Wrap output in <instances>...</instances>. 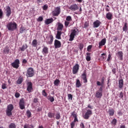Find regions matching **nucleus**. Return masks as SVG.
<instances>
[{
	"mask_svg": "<svg viewBox=\"0 0 128 128\" xmlns=\"http://www.w3.org/2000/svg\"><path fill=\"white\" fill-rule=\"evenodd\" d=\"M18 24L16 22H10L6 24V28L8 30H12V32L16 30Z\"/></svg>",
	"mask_w": 128,
	"mask_h": 128,
	"instance_id": "1",
	"label": "nucleus"
},
{
	"mask_svg": "<svg viewBox=\"0 0 128 128\" xmlns=\"http://www.w3.org/2000/svg\"><path fill=\"white\" fill-rule=\"evenodd\" d=\"M78 28L72 30H71V34L70 35L69 41L72 42V40H74V37L76 36H77V34H78Z\"/></svg>",
	"mask_w": 128,
	"mask_h": 128,
	"instance_id": "2",
	"label": "nucleus"
},
{
	"mask_svg": "<svg viewBox=\"0 0 128 128\" xmlns=\"http://www.w3.org/2000/svg\"><path fill=\"white\" fill-rule=\"evenodd\" d=\"M14 110V105L12 104H10L7 106V108L6 110V114L8 116H12V110Z\"/></svg>",
	"mask_w": 128,
	"mask_h": 128,
	"instance_id": "3",
	"label": "nucleus"
},
{
	"mask_svg": "<svg viewBox=\"0 0 128 128\" xmlns=\"http://www.w3.org/2000/svg\"><path fill=\"white\" fill-rule=\"evenodd\" d=\"M60 6H57L54 8V10L52 12L53 16H58L60 14Z\"/></svg>",
	"mask_w": 128,
	"mask_h": 128,
	"instance_id": "4",
	"label": "nucleus"
},
{
	"mask_svg": "<svg viewBox=\"0 0 128 128\" xmlns=\"http://www.w3.org/2000/svg\"><path fill=\"white\" fill-rule=\"evenodd\" d=\"M26 76L28 78H32V76H34V68H28Z\"/></svg>",
	"mask_w": 128,
	"mask_h": 128,
	"instance_id": "5",
	"label": "nucleus"
},
{
	"mask_svg": "<svg viewBox=\"0 0 128 128\" xmlns=\"http://www.w3.org/2000/svg\"><path fill=\"white\" fill-rule=\"evenodd\" d=\"M20 60L16 59L11 64L12 66L14 68L18 69V68H20Z\"/></svg>",
	"mask_w": 128,
	"mask_h": 128,
	"instance_id": "6",
	"label": "nucleus"
},
{
	"mask_svg": "<svg viewBox=\"0 0 128 128\" xmlns=\"http://www.w3.org/2000/svg\"><path fill=\"white\" fill-rule=\"evenodd\" d=\"M102 86H100L96 92V96L97 98H100L102 96Z\"/></svg>",
	"mask_w": 128,
	"mask_h": 128,
	"instance_id": "7",
	"label": "nucleus"
},
{
	"mask_svg": "<svg viewBox=\"0 0 128 128\" xmlns=\"http://www.w3.org/2000/svg\"><path fill=\"white\" fill-rule=\"evenodd\" d=\"M26 102L24 98H21L19 102V106L20 110H24L26 108Z\"/></svg>",
	"mask_w": 128,
	"mask_h": 128,
	"instance_id": "8",
	"label": "nucleus"
},
{
	"mask_svg": "<svg viewBox=\"0 0 128 128\" xmlns=\"http://www.w3.org/2000/svg\"><path fill=\"white\" fill-rule=\"evenodd\" d=\"M80 70V65L78 64H75L72 68V74H76Z\"/></svg>",
	"mask_w": 128,
	"mask_h": 128,
	"instance_id": "9",
	"label": "nucleus"
},
{
	"mask_svg": "<svg viewBox=\"0 0 128 128\" xmlns=\"http://www.w3.org/2000/svg\"><path fill=\"white\" fill-rule=\"evenodd\" d=\"M92 114V110H87L85 114L83 116V118L84 120H88V118H90V116Z\"/></svg>",
	"mask_w": 128,
	"mask_h": 128,
	"instance_id": "10",
	"label": "nucleus"
},
{
	"mask_svg": "<svg viewBox=\"0 0 128 128\" xmlns=\"http://www.w3.org/2000/svg\"><path fill=\"white\" fill-rule=\"evenodd\" d=\"M27 89L26 90L28 91L29 93L32 92V83L31 82H28L26 84Z\"/></svg>",
	"mask_w": 128,
	"mask_h": 128,
	"instance_id": "11",
	"label": "nucleus"
},
{
	"mask_svg": "<svg viewBox=\"0 0 128 128\" xmlns=\"http://www.w3.org/2000/svg\"><path fill=\"white\" fill-rule=\"evenodd\" d=\"M54 48H62V42L60 41L55 40L54 42Z\"/></svg>",
	"mask_w": 128,
	"mask_h": 128,
	"instance_id": "12",
	"label": "nucleus"
},
{
	"mask_svg": "<svg viewBox=\"0 0 128 128\" xmlns=\"http://www.w3.org/2000/svg\"><path fill=\"white\" fill-rule=\"evenodd\" d=\"M5 10L6 12V16H7L8 18H10V14H12V10L10 9V6H6Z\"/></svg>",
	"mask_w": 128,
	"mask_h": 128,
	"instance_id": "13",
	"label": "nucleus"
},
{
	"mask_svg": "<svg viewBox=\"0 0 128 128\" xmlns=\"http://www.w3.org/2000/svg\"><path fill=\"white\" fill-rule=\"evenodd\" d=\"M78 6L76 4H73L69 8V10H70L72 12H76V10H78Z\"/></svg>",
	"mask_w": 128,
	"mask_h": 128,
	"instance_id": "14",
	"label": "nucleus"
},
{
	"mask_svg": "<svg viewBox=\"0 0 128 128\" xmlns=\"http://www.w3.org/2000/svg\"><path fill=\"white\" fill-rule=\"evenodd\" d=\"M116 56L119 58L120 60H124V53L122 51H119L116 54Z\"/></svg>",
	"mask_w": 128,
	"mask_h": 128,
	"instance_id": "15",
	"label": "nucleus"
},
{
	"mask_svg": "<svg viewBox=\"0 0 128 128\" xmlns=\"http://www.w3.org/2000/svg\"><path fill=\"white\" fill-rule=\"evenodd\" d=\"M106 44V38H104L101 40L100 42H99L98 44V48H101L102 46H104Z\"/></svg>",
	"mask_w": 128,
	"mask_h": 128,
	"instance_id": "16",
	"label": "nucleus"
},
{
	"mask_svg": "<svg viewBox=\"0 0 128 128\" xmlns=\"http://www.w3.org/2000/svg\"><path fill=\"white\" fill-rule=\"evenodd\" d=\"M100 24H102V22H100V21L99 20H96L93 22L94 28H98Z\"/></svg>",
	"mask_w": 128,
	"mask_h": 128,
	"instance_id": "17",
	"label": "nucleus"
},
{
	"mask_svg": "<svg viewBox=\"0 0 128 128\" xmlns=\"http://www.w3.org/2000/svg\"><path fill=\"white\" fill-rule=\"evenodd\" d=\"M104 77H102L101 80V82L100 81L96 82V85L97 86H101L104 88Z\"/></svg>",
	"mask_w": 128,
	"mask_h": 128,
	"instance_id": "18",
	"label": "nucleus"
},
{
	"mask_svg": "<svg viewBox=\"0 0 128 128\" xmlns=\"http://www.w3.org/2000/svg\"><path fill=\"white\" fill-rule=\"evenodd\" d=\"M28 48V44H23L22 47L19 48L18 50L19 52H24V50H26Z\"/></svg>",
	"mask_w": 128,
	"mask_h": 128,
	"instance_id": "19",
	"label": "nucleus"
},
{
	"mask_svg": "<svg viewBox=\"0 0 128 128\" xmlns=\"http://www.w3.org/2000/svg\"><path fill=\"white\" fill-rule=\"evenodd\" d=\"M42 52V54H48V48L44 46Z\"/></svg>",
	"mask_w": 128,
	"mask_h": 128,
	"instance_id": "20",
	"label": "nucleus"
},
{
	"mask_svg": "<svg viewBox=\"0 0 128 128\" xmlns=\"http://www.w3.org/2000/svg\"><path fill=\"white\" fill-rule=\"evenodd\" d=\"M49 38L50 40H48L46 42L47 44H52V42H54V36L51 34L49 36Z\"/></svg>",
	"mask_w": 128,
	"mask_h": 128,
	"instance_id": "21",
	"label": "nucleus"
},
{
	"mask_svg": "<svg viewBox=\"0 0 128 128\" xmlns=\"http://www.w3.org/2000/svg\"><path fill=\"white\" fill-rule=\"evenodd\" d=\"M58 24L57 30H58V32H62L64 28V24L60 22H58Z\"/></svg>",
	"mask_w": 128,
	"mask_h": 128,
	"instance_id": "22",
	"label": "nucleus"
},
{
	"mask_svg": "<svg viewBox=\"0 0 128 128\" xmlns=\"http://www.w3.org/2000/svg\"><path fill=\"white\" fill-rule=\"evenodd\" d=\"M54 22V19L52 18L46 19L44 22L45 24H50Z\"/></svg>",
	"mask_w": 128,
	"mask_h": 128,
	"instance_id": "23",
	"label": "nucleus"
},
{
	"mask_svg": "<svg viewBox=\"0 0 128 128\" xmlns=\"http://www.w3.org/2000/svg\"><path fill=\"white\" fill-rule=\"evenodd\" d=\"M106 18L108 19L109 20H112V13L108 12L106 14Z\"/></svg>",
	"mask_w": 128,
	"mask_h": 128,
	"instance_id": "24",
	"label": "nucleus"
},
{
	"mask_svg": "<svg viewBox=\"0 0 128 128\" xmlns=\"http://www.w3.org/2000/svg\"><path fill=\"white\" fill-rule=\"evenodd\" d=\"M62 32L57 31V34H56V38L57 40H62Z\"/></svg>",
	"mask_w": 128,
	"mask_h": 128,
	"instance_id": "25",
	"label": "nucleus"
},
{
	"mask_svg": "<svg viewBox=\"0 0 128 128\" xmlns=\"http://www.w3.org/2000/svg\"><path fill=\"white\" fill-rule=\"evenodd\" d=\"M118 86L120 88H122L124 86V80L120 79L118 81Z\"/></svg>",
	"mask_w": 128,
	"mask_h": 128,
	"instance_id": "26",
	"label": "nucleus"
},
{
	"mask_svg": "<svg viewBox=\"0 0 128 128\" xmlns=\"http://www.w3.org/2000/svg\"><path fill=\"white\" fill-rule=\"evenodd\" d=\"M24 82V78L20 76L16 81V84H20Z\"/></svg>",
	"mask_w": 128,
	"mask_h": 128,
	"instance_id": "27",
	"label": "nucleus"
},
{
	"mask_svg": "<svg viewBox=\"0 0 128 128\" xmlns=\"http://www.w3.org/2000/svg\"><path fill=\"white\" fill-rule=\"evenodd\" d=\"M108 112L110 116H112L114 114V110L113 108H110L109 109Z\"/></svg>",
	"mask_w": 128,
	"mask_h": 128,
	"instance_id": "28",
	"label": "nucleus"
},
{
	"mask_svg": "<svg viewBox=\"0 0 128 128\" xmlns=\"http://www.w3.org/2000/svg\"><path fill=\"white\" fill-rule=\"evenodd\" d=\"M10 52V48L8 46H6L4 49V53L6 54H8Z\"/></svg>",
	"mask_w": 128,
	"mask_h": 128,
	"instance_id": "29",
	"label": "nucleus"
},
{
	"mask_svg": "<svg viewBox=\"0 0 128 128\" xmlns=\"http://www.w3.org/2000/svg\"><path fill=\"white\" fill-rule=\"evenodd\" d=\"M47 100H50V102H54V98L50 95L47 96Z\"/></svg>",
	"mask_w": 128,
	"mask_h": 128,
	"instance_id": "30",
	"label": "nucleus"
},
{
	"mask_svg": "<svg viewBox=\"0 0 128 128\" xmlns=\"http://www.w3.org/2000/svg\"><path fill=\"white\" fill-rule=\"evenodd\" d=\"M86 60H87V62H90L91 60L90 54H92L90 52H86Z\"/></svg>",
	"mask_w": 128,
	"mask_h": 128,
	"instance_id": "31",
	"label": "nucleus"
},
{
	"mask_svg": "<svg viewBox=\"0 0 128 128\" xmlns=\"http://www.w3.org/2000/svg\"><path fill=\"white\" fill-rule=\"evenodd\" d=\"M76 88H80V86H82V84L80 83V80H76Z\"/></svg>",
	"mask_w": 128,
	"mask_h": 128,
	"instance_id": "32",
	"label": "nucleus"
},
{
	"mask_svg": "<svg viewBox=\"0 0 128 128\" xmlns=\"http://www.w3.org/2000/svg\"><path fill=\"white\" fill-rule=\"evenodd\" d=\"M48 116L50 118H54V113L49 112L48 114Z\"/></svg>",
	"mask_w": 128,
	"mask_h": 128,
	"instance_id": "33",
	"label": "nucleus"
},
{
	"mask_svg": "<svg viewBox=\"0 0 128 128\" xmlns=\"http://www.w3.org/2000/svg\"><path fill=\"white\" fill-rule=\"evenodd\" d=\"M122 30L123 32H126V31L128 30V23L126 22L124 23V26L122 28Z\"/></svg>",
	"mask_w": 128,
	"mask_h": 128,
	"instance_id": "34",
	"label": "nucleus"
},
{
	"mask_svg": "<svg viewBox=\"0 0 128 128\" xmlns=\"http://www.w3.org/2000/svg\"><path fill=\"white\" fill-rule=\"evenodd\" d=\"M32 46H34V48L38 46V40H34L32 42Z\"/></svg>",
	"mask_w": 128,
	"mask_h": 128,
	"instance_id": "35",
	"label": "nucleus"
},
{
	"mask_svg": "<svg viewBox=\"0 0 128 128\" xmlns=\"http://www.w3.org/2000/svg\"><path fill=\"white\" fill-rule=\"evenodd\" d=\"M60 80L56 79V80L54 81V86H58V84H60Z\"/></svg>",
	"mask_w": 128,
	"mask_h": 128,
	"instance_id": "36",
	"label": "nucleus"
},
{
	"mask_svg": "<svg viewBox=\"0 0 128 128\" xmlns=\"http://www.w3.org/2000/svg\"><path fill=\"white\" fill-rule=\"evenodd\" d=\"M101 58L103 60H106V53H102L101 54Z\"/></svg>",
	"mask_w": 128,
	"mask_h": 128,
	"instance_id": "37",
	"label": "nucleus"
},
{
	"mask_svg": "<svg viewBox=\"0 0 128 128\" xmlns=\"http://www.w3.org/2000/svg\"><path fill=\"white\" fill-rule=\"evenodd\" d=\"M26 114L28 118H30L32 116V112L30 110H27Z\"/></svg>",
	"mask_w": 128,
	"mask_h": 128,
	"instance_id": "38",
	"label": "nucleus"
},
{
	"mask_svg": "<svg viewBox=\"0 0 128 128\" xmlns=\"http://www.w3.org/2000/svg\"><path fill=\"white\" fill-rule=\"evenodd\" d=\"M24 30H26V28L22 26L20 28V34H23L24 32Z\"/></svg>",
	"mask_w": 128,
	"mask_h": 128,
	"instance_id": "39",
	"label": "nucleus"
},
{
	"mask_svg": "<svg viewBox=\"0 0 128 128\" xmlns=\"http://www.w3.org/2000/svg\"><path fill=\"white\" fill-rule=\"evenodd\" d=\"M9 128H16V126L14 123H11L9 126Z\"/></svg>",
	"mask_w": 128,
	"mask_h": 128,
	"instance_id": "40",
	"label": "nucleus"
},
{
	"mask_svg": "<svg viewBox=\"0 0 128 128\" xmlns=\"http://www.w3.org/2000/svg\"><path fill=\"white\" fill-rule=\"evenodd\" d=\"M86 78V72L85 71L82 74V78L83 80L84 78Z\"/></svg>",
	"mask_w": 128,
	"mask_h": 128,
	"instance_id": "41",
	"label": "nucleus"
},
{
	"mask_svg": "<svg viewBox=\"0 0 128 128\" xmlns=\"http://www.w3.org/2000/svg\"><path fill=\"white\" fill-rule=\"evenodd\" d=\"M42 94L44 96L48 98V94L46 93V90H44L42 91Z\"/></svg>",
	"mask_w": 128,
	"mask_h": 128,
	"instance_id": "42",
	"label": "nucleus"
},
{
	"mask_svg": "<svg viewBox=\"0 0 128 128\" xmlns=\"http://www.w3.org/2000/svg\"><path fill=\"white\" fill-rule=\"evenodd\" d=\"M56 120H60V112H57L56 114Z\"/></svg>",
	"mask_w": 128,
	"mask_h": 128,
	"instance_id": "43",
	"label": "nucleus"
},
{
	"mask_svg": "<svg viewBox=\"0 0 128 128\" xmlns=\"http://www.w3.org/2000/svg\"><path fill=\"white\" fill-rule=\"evenodd\" d=\"M72 18L71 16H67L66 18V21L67 22H72Z\"/></svg>",
	"mask_w": 128,
	"mask_h": 128,
	"instance_id": "44",
	"label": "nucleus"
},
{
	"mask_svg": "<svg viewBox=\"0 0 128 128\" xmlns=\"http://www.w3.org/2000/svg\"><path fill=\"white\" fill-rule=\"evenodd\" d=\"M31 127H30V125L28 124H26L24 125V128H34V126L32 125H30Z\"/></svg>",
	"mask_w": 128,
	"mask_h": 128,
	"instance_id": "45",
	"label": "nucleus"
},
{
	"mask_svg": "<svg viewBox=\"0 0 128 128\" xmlns=\"http://www.w3.org/2000/svg\"><path fill=\"white\" fill-rule=\"evenodd\" d=\"M79 48H80V50H82V49L84 48V44L83 43L80 44Z\"/></svg>",
	"mask_w": 128,
	"mask_h": 128,
	"instance_id": "46",
	"label": "nucleus"
},
{
	"mask_svg": "<svg viewBox=\"0 0 128 128\" xmlns=\"http://www.w3.org/2000/svg\"><path fill=\"white\" fill-rule=\"evenodd\" d=\"M116 122H117L116 119L114 118V119L112 120V124H114V126H116Z\"/></svg>",
	"mask_w": 128,
	"mask_h": 128,
	"instance_id": "47",
	"label": "nucleus"
},
{
	"mask_svg": "<svg viewBox=\"0 0 128 128\" xmlns=\"http://www.w3.org/2000/svg\"><path fill=\"white\" fill-rule=\"evenodd\" d=\"M42 20H44V18L42 16H39L37 19V22H42Z\"/></svg>",
	"mask_w": 128,
	"mask_h": 128,
	"instance_id": "48",
	"label": "nucleus"
},
{
	"mask_svg": "<svg viewBox=\"0 0 128 128\" xmlns=\"http://www.w3.org/2000/svg\"><path fill=\"white\" fill-rule=\"evenodd\" d=\"M110 60H112V55L110 54L108 55V58L106 60V61L107 62H110Z\"/></svg>",
	"mask_w": 128,
	"mask_h": 128,
	"instance_id": "49",
	"label": "nucleus"
},
{
	"mask_svg": "<svg viewBox=\"0 0 128 128\" xmlns=\"http://www.w3.org/2000/svg\"><path fill=\"white\" fill-rule=\"evenodd\" d=\"M2 90H6V84H4V83H3L2 84Z\"/></svg>",
	"mask_w": 128,
	"mask_h": 128,
	"instance_id": "50",
	"label": "nucleus"
},
{
	"mask_svg": "<svg viewBox=\"0 0 128 128\" xmlns=\"http://www.w3.org/2000/svg\"><path fill=\"white\" fill-rule=\"evenodd\" d=\"M68 100H72V95L70 94H68Z\"/></svg>",
	"mask_w": 128,
	"mask_h": 128,
	"instance_id": "51",
	"label": "nucleus"
},
{
	"mask_svg": "<svg viewBox=\"0 0 128 128\" xmlns=\"http://www.w3.org/2000/svg\"><path fill=\"white\" fill-rule=\"evenodd\" d=\"M90 24L88 23V22H84V28H88V26Z\"/></svg>",
	"mask_w": 128,
	"mask_h": 128,
	"instance_id": "52",
	"label": "nucleus"
},
{
	"mask_svg": "<svg viewBox=\"0 0 128 128\" xmlns=\"http://www.w3.org/2000/svg\"><path fill=\"white\" fill-rule=\"evenodd\" d=\"M68 24H70V22L69 21H65L64 22V26L66 28H68Z\"/></svg>",
	"mask_w": 128,
	"mask_h": 128,
	"instance_id": "53",
	"label": "nucleus"
},
{
	"mask_svg": "<svg viewBox=\"0 0 128 128\" xmlns=\"http://www.w3.org/2000/svg\"><path fill=\"white\" fill-rule=\"evenodd\" d=\"M42 8L44 10H48V5L45 4L43 6Z\"/></svg>",
	"mask_w": 128,
	"mask_h": 128,
	"instance_id": "54",
	"label": "nucleus"
},
{
	"mask_svg": "<svg viewBox=\"0 0 128 128\" xmlns=\"http://www.w3.org/2000/svg\"><path fill=\"white\" fill-rule=\"evenodd\" d=\"M71 116L74 118H76L78 116H76V112H74L72 113Z\"/></svg>",
	"mask_w": 128,
	"mask_h": 128,
	"instance_id": "55",
	"label": "nucleus"
},
{
	"mask_svg": "<svg viewBox=\"0 0 128 128\" xmlns=\"http://www.w3.org/2000/svg\"><path fill=\"white\" fill-rule=\"evenodd\" d=\"M4 14V13L2 12V9H0V18H2V16Z\"/></svg>",
	"mask_w": 128,
	"mask_h": 128,
	"instance_id": "56",
	"label": "nucleus"
},
{
	"mask_svg": "<svg viewBox=\"0 0 128 128\" xmlns=\"http://www.w3.org/2000/svg\"><path fill=\"white\" fill-rule=\"evenodd\" d=\"M20 93L18 92H16L15 94V97L18 98H20Z\"/></svg>",
	"mask_w": 128,
	"mask_h": 128,
	"instance_id": "57",
	"label": "nucleus"
},
{
	"mask_svg": "<svg viewBox=\"0 0 128 128\" xmlns=\"http://www.w3.org/2000/svg\"><path fill=\"white\" fill-rule=\"evenodd\" d=\"M76 125V123L74 122H72L70 123V128H74V126Z\"/></svg>",
	"mask_w": 128,
	"mask_h": 128,
	"instance_id": "58",
	"label": "nucleus"
},
{
	"mask_svg": "<svg viewBox=\"0 0 128 128\" xmlns=\"http://www.w3.org/2000/svg\"><path fill=\"white\" fill-rule=\"evenodd\" d=\"M119 98H124V93H122V92H120Z\"/></svg>",
	"mask_w": 128,
	"mask_h": 128,
	"instance_id": "59",
	"label": "nucleus"
},
{
	"mask_svg": "<svg viewBox=\"0 0 128 128\" xmlns=\"http://www.w3.org/2000/svg\"><path fill=\"white\" fill-rule=\"evenodd\" d=\"M33 102L35 104H36V102H38V98H34V99Z\"/></svg>",
	"mask_w": 128,
	"mask_h": 128,
	"instance_id": "60",
	"label": "nucleus"
},
{
	"mask_svg": "<svg viewBox=\"0 0 128 128\" xmlns=\"http://www.w3.org/2000/svg\"><path fill=\"white\" fill-rule=\"evenodd\" d=\"M112 72L114 74H116V68H114L112 69Z\"/></svg>",
	"mask_w": 128,
	"mask_h": 128,
	"instance_id": "61",
	"label": "nucleus"
},
{
	"mask_svg": "<svg viewBox=\"0 0 128 128\" xmlns=\"http://www.w3.org/2000/svg\"><path fill=\"white\" fill-rule=\"evenodd\" d=\"M92 45H90L88 46L87 48V50L88 52H90V50H92Z\"/></svg>",
	"mask_w": 128,
	"mask_h": 128,
	"instance_id": "62",
	"label": "nucleus"
},
{
	"mask_svg": "<svg viewBox=\"0 0 128 128\" xmlns=\"http://www.w3.org/2000/svg\"><path fill=\"white\" fill-rule=\"evenodd\" d=\"M110 6L108 5H107L106 8V12H108L110 10Z\"/></svg>",
	"mask_w": 128,
	"mask_h": 128,
	"instance_id": "63",
	"label": "nucleus"
},
{
	"mask_svg": "<svg viewBox=\"0 0 128 128\" xmlns=\"http://www.w3.org/2000/svg\"><path fill=\"white\" fill-rule=\"evenodd\" d=\"M80 128H85V127H84V123L82 122V123L80 124Z\"/></svg>",
	"mask_w": 128,
	"mask_h": 128,
	"instance_id": "64",
	"label": "nucleus"
}]
</instances>
